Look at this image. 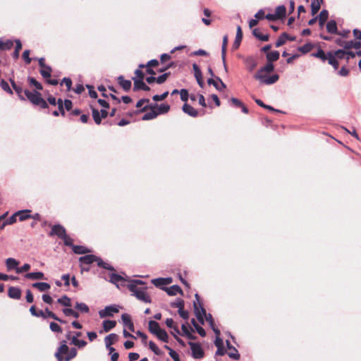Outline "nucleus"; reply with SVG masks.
I'll return each mask as SVG.
<instances>
[{
	"label": "nucleus",
	"instance_id": "obj_1",
	"mask_svg": "<svg viewBox=\"0 0 361 361\" xmlns=\"http://www.w3.org/2000/svg\"><path fill=\"white\" fill-rule=\"evenodd\" d=\"M24 94L27 99L35 105L39 106L42 109L48 107L46 101L42 97L41 94L37 91L30 92L28 90L24 91Z\"/></svg>",
	"mask_w": 361,
	"mask_h": 361
},
{
	"label": "nucleus",
	"instance_id": "obj_2",
	"mask_svg": "<svg viewBox=\"0 0 361 361\" xmlns=\"http://www.w3.org/2000/svg\"><path fill=\"white\" fill-rule=\"evenodd\" d=\"M204 319L207 322H209L212 326H213V317H196V319L192 317L191 320L194 328L201 336H204L206 335V333L204 330L199 325L198 322H200V324H203ZM212 329L216 335L220 334L219 330L215 329L214 326H212Z\"/></svg>",
	"mask_w": 361,
	"mask_h": 361
},
{
	"label": "nucleus",
	"instance_id": "obj_3",
	"mask_svg": "<svg viewBox=\"0 0 361 361\" xmlns=\"http://www.w3.org/2000/svg\"><path fill=\"white\" fill-rule=\"evenodd\" d=\"M126 286L128 288L132 295H135L137 292H140L147 288L145 286V282L141 280H129Z\"/></svg>",
	"mask_w": 361,
	"mask_h": 361
},
{
	"label": "nucleus",
	"instance_id": "obj_4",
	"mask_svg": "<svg viewBox=\"0 0 361 361\" xmlns=\"http://www.w3.org/2000/svg\"><path fill=\"white\" fill-rule=\"evenodd\" d=\"M195 316H212L211 314H207L206 310L204 308L200 298L197 293L195 295V300L193 301Z\"/></svg>",
	"mask_w": 361,
	"mask_h": 361
},
{
	"label": "nucleus",
	"instance_id": "obj_5",
	"mask_svg": "<svg viewBox=\"0 0 361 361\" xmlns=\"http://www.w3.org/2000/svg\"><path fill=\"white\" fill-rule=\"evenodd\" d=\"M109 281L115 284L117 288H119L120 286H126L130 280L115 273L109 274Z\"/></svg>",
	"mask_w": 361,
	"mask_h": 361
},
{
	"label": "nucleus",
	"instance_id": "obj_6",
	"mask_svg": "<svg viewBox=\"0 0 361 361\" xmlns=\"http://www.w3.org/2000/svg\"><path fill=\"white\" fill-rule=\"evenodd\" d=\"M121 308V306L115 304L106 306L99 311V316H113L114 314L118 313Z\"/></svg>",
	"mask_w": 361,
	"mask_h": 361
},
{
	"label": "nucleus",
	"instance_id": "obj_7",
	"mask_svg": "<svg viewBox=\"0 0 361 361\" xmlns=\"http://www.w3.org/2000/svg\"><path fill=\"white\" fill-rule=\"evenodd\" d=\"M189 345L192 351V355L194 358L200 359L204 356V351L200 344L190 342Z\"/></svg>",
	"mask_w": 361,
	"mask_h": 361
},
{
	"label": "nucleus",
	"instance_id": "obj_8",
	"mask_svg": "<svg viewBox=\"0 0 361 361\" xmlns=\"http://www.w3.org/2000/svg\"><path fill=\"white\" fill-rule=\"evenodd\" d=\"M68 352L69 348L66 345V341H63L59 348L58 351L55 353V356L58 361H63L65 357L68 355Z\"/></svg>",
	"mask_w": 361,
	"mask_h": 361
},
{
	"label": "nucleus",
	"instance_id": "obj_9",
	"mask_svg": "<svg viewBox=\"0 0 361 361\" xmlns=\"http://www.w3.org/2000/svg\"><path fill=\"white\" fill-rule=\"evenodd\" d=\"M274 69V66L272 63L269 62L262 68H261L255 75V78L256 80H262L264 79L262 76V73H269L272 72Z\"/></svg>",
	"mask_w": 361,
	"mask_h": 361
},
{
	"label": "nucleus",
	"instance_id": "obj_10",
	"mask_svg": "<svg viewBox=\"0 0 361 361\" xmlns=\"http://www.w3.org/2000/svg\"><path fill=\"white\" fill-rule=\"evenodd\" d=\"M171 307L178 309L179 316H188V312L184 310V301L180 298H176L171 302Z\"/></svg>",
	"mask_w": 361,
	"mask_h": 361
},
{
	"label": "nucleus",
	"instance_id": "obj_11",
	"mask_svg": "<svg viewBox=\"0 0 361 361\" xmlns=\"http://www.w3.org/2000/svg\"><path fill=\"white\" fill-rule=\"evenodd\" d=\"M266 74L267 73L261 74L264 79H262V80H258L260 83L269 85L274 84L279 80V76L277 74H274L271 76H267Z\"/></svg>",
	"mask_w": 361,
	"mask_h": 361
},
{
	"label": "nucleus",
	"instance_id": "obj_12",
	"mask_svg": "<svg viewBox=\"0 0 361 361\" xmlns=\"http://www.w3.org/2000/svg\"><path fill=\"white\" fill-rule=\"evenodd\" d=\"M50 235H56L61 239L67 235L65 228L59 224L52 227Z\"/></svg>",
	"mask_w": 361,
	"mask_h": 361
},
{
	"label": "nucleus",
	"instance_id": "obj_13",
	"mask_svg": "<svg viewBox=\"0 0 361 361\" xmlns=\"http://www.w3.org/2000/svg\"><path fill=\"white\" fill-rule=\"evenodd\" d=\"M207 83L211 85H214V87L219 90L221 91L223 89L226 88V85L223 82L221 79L219 77H216L215 79L209 78L207 80Z\"/></svg>",
	"mask_w": 361,
	"mask_h": 361
},
{
	"label": "nucleus",
	"instance_id": "obj_14",
	"mask_svg": "<svg viewBox=\"0 0 361 361\" xmlns=\"http://www.w3.org/2000/svg\"><path fill=\"white\" fill-rule=\"evenodd\" d=\"M137 300L145 302V303H150L152 302L151 298L149 294L147 293V289H144L140 292H137L134 295Z\"/></svg>",
	"mask_w": 361,
	"mask_h": 361
},
{
	"label": "nucleus",
	"instance_id": "obj_15",
	"mask_svg": "<svg viewBox=\"0 0 361 361\" xmlns=\"http://www.w3.org/2000/svg\"><path fill=\"white\" fill-rule=\"evenodd\" d=\"M97 260V256L94 255H87L79 258L80 263L82 265H89Z\"/></svg>",
	"mask_w": 361,
	"mask_h": 361
},
{
	"label": "nucleus",
	"instance_id": "obj_16",
	"mask_svg": "<svg viewBox=\"0 0 361 361\" xmlns=\"http://www.w3.org/2000/svg\"><path fill=\"white\" fill-rule=\"evenodd\" d=\"M134 81V87L133 90L136 91L138 90H142L145 91H149L150 90L149 87H148L143 81V80L140 79H133Z\"/></svg>",
	"mask_w": 361,
	"mask_h": 361
},
{
	"label": "nucleus",
	"instance_id": "obj_17",
	"mask_svg": "<svg viewBox=\"0 0 361 361\" xmlns=\"http://www.w3.org/2000/svg\"><path fill=\"white\" fill-rule=\"evenodd\" d=\"M8 295L12 299L18 300L21 297V290L18 287H10L8 290Z\"/></svg>",
	"mask_w": 361,
	"mask_h": 361
},
{
	"label": "nucleus",
	"instance_id": "obj_18",
	"mask_svg": "<svg viewBox=\"0 0 361 361\" xmlns=\"http://www.w3.org/2000/svg\"><path fill=\"white\" fill-rule=\"evenodd\" d=\"M169 295H176L178 293L183 295V290L178 285H173L169 288H164Z\"/></svg>",
	"mask_w": 361,
	"mask_h": 361
},
{
	"label": "nucleus",
	"instance_id": "obj_19",
	"mask_svg": "<svg viewBox=\"0 0 361 361\" xmlns=\"http://www.w3.org/2000/svg\"><path fill=\"white\" fill-rule=\"evenodd\" d=\"M243 39V32H242V30H241V27L240 25H238L237 26V30H236V35H235V41L233 44V49H238L240 44V42H241V40Z\"/></svg>",
	"mask_w": 361,
	"mask_h": 361
},
{
	"label": "nucleus",
	"instance_id": "obj_20",
	"mask_svg": "<svg viewBox=\"0 0 361 361\" xmlns=\"http://www.w3.org/2000/svg\"><path fill=\"white\" fill-rule=\"evenodd\" d=\"M182 109L184 113L187 114L188 115L192 117H196L198 115L197 111L187 103H185L183 104Z\"/></svg>",
	"mask_w": 361,
	"mask_h": 361
},
{
	"label": "nucleus",
	"instance_id": "obj_21",
	"mask_svg": "<svg viewBox=\"0 0 361 361\" xmlns=\"http://www.w3.org/2000/svg\"><path fill=\"white\" fill-rule=\"evenodd\" d=\"M295 37H289L286 33L284 32L276 40V47H279L282 46L283 44H284L286 43L287 39L293 41V40H295Z\"/></svg>",
	"mask_w": 361,
	"mask_h": 361
},
{
	"label": "nucleus",
	"instance_id": "obj_22",
	"mask_svg": "<svg viewBox=\"0 0 361 361\" xmlns=\"http://www.w3.org/2000/svg\"><path fill=\"white\" fill-rule=\"evenodd\" d=\"M121 322L124 329H128L130 331L135 332V328L131 317H121Z\"/></svg>",
	"mask_w": 361,
	"mask_h": 361
},
{
	"label": "nucleus",
	"instance_id": "obj_23",
	"mask_svg": "<svg viewBox=\"0 0 361 361\" xmlns=\"http://www.w3.org/2000/svg\"><path fill=\"white\" fill-rule=\"evenodd\" d=\"M148 329L149 332L154 336L161 329L159 323L152 320L149 322Z\"/></svg>",
	"mask_w": 361,
	"mask_h": 361
},
{
	"label": "nucleus",
	"instance_id": "obj_24",
	"mask_svg": "<svg viewBox=\"0 0 361 361\" xmlns=\"http://www.w3.org/2000/svg\"><path fill=\"white\" fill-rule=\"evenodd\" d=\"M18 264H19V262L17 261L14 258L10 257V258L6 259V266L8 271L12 270V269L16 270V268H18Z\"/></svg>",
	"mask_w": 361,
	"mask_h": 361
},
{
	"label": "nucleus",
	"instance_id": "obj_25",
	"mask_svg": "<svg viewBox=\"0 0 361 361\" xmlns=\"http://www.w3.org/2000/svg\"><path fill=\"white\" fill-rule=\"evenodd\" d=\"M118 340V336L116 334H110L104 338L106 348H109Z\"/></svg>",
	"mask_w": 361,
	"mask_h": 361
},
{
	"label": "nucleus",
	"instance_id": "obj_26",
	"mask_svg": "<svg viewBox=\"0 0 361 361\" xmlns=\"http://www.w3.org/2000/svg\"><path fill=\"white\" fill-rule=\"evenodd\" d=\"M25 278L31 280H40L44 279V274L41 271L30 272L25 274Z\"/></svg>",
	"mask_w": 361,
	"mask_h": 361
},
{
	"label": "nucleus",
	"instance_id": "obj_27",
	"mask_svg": "<svg viewBox=\"0 0 361 361\" xmlns=\"http://www.w3.org/2000/svg\"><path fill=\"white\" fill-rule=\"evenodd\" d=\"M118 80L120 85L122 87V88L124 90L128 91L130 89V87H131V81L130 80H125L124 78L121 75L118 78Z\"/></svg>",
	"mask_w": 361,
	"mask_h": 361
},
{
	"label": "nucleus",
	"instance_id": "obj_28",
	"mask_svg": "<svg viewBox=\"0 0 361 361\" xmlns=\"http://www.w3.org/2000/svg\"><path fill=\"white\" fill-rule=\"evenodd\" d=\"M326 30L329 33L337 34L338 29L336 22L334 20H329L326 24Z\"/></svg>",
	"mask_w": 361,
	"mask_h": 361
},
{
	"label": "nucleus",
	"instance_id": "obj_29",
	"mask_svg": "<svg viewBox=\"0 0 361 361\" xmlns=\"http://www.w3.org/2000/svg\"><path fill=\"white\" fill-rule=\"evenodd\" d=\"M30 212V210L25 209V210H20L16 212V214L18 215L19 217V220L20 221H23L26 219H28L31 218V215L29 214Z\"/></svg>",
	"mask_w": 361,
	"mask_h": 361
},
{
	"label": "nucleus",
	"instance_id": "obj_30",
	"mask_svg": "<svg viewBox=\"0 0 361 361\" xmlns=\"http://www.w3.org/2000/svg\"><path fill=\"white\" fill-rule=\"evenodd\" d=\"M75 308L81 314L89 313V307L84 302H77Z\"/></svg>",
	"mask_w": 361,
	"mask_h": 361
},
{
	"label": "nucleus",
	"instance_id": "obj_31",
	"mask_svg": "<svg viewBox=\"0 0 361 361\" xmlns=\"http://www.w3.org/2000/svg\"><path fill=\"white\" fill-rule=\"evenodd\" d=\"M32 286L37 288L39 291H47L51 288L50 285L46 282H37L33 283Z\"/></svg>",
	"mask_w": 361,
	"mask_h": 361
},
{
	"label": "nucleus",
	"instance_id": "obj_32",
	"mask_svg": "<svg viewBox=\"0 0 361 361\" xmlns=\"http://www.w3.org/2000/svg\"><path fill=\"white\" fill-rule=\"evenodd\" d=\"M286 13V8L283 5L279 6L276 8L275 14L278 19L285 17Z\"/></svg>",
	"mask_w": 361,
	"mask_h": 361
},
{
	"label": "nucleus",
	"instance_id": "obj_33",
	"mask_svg": "<svg viewBox=\"0 0 361 361\" xmlns=\"http://www.w3.org/2000/svg\"><path fill=\"white\" fill-rule=\"evenodd\" d=\"M13 46V42L10 39L3 41L0 39V49L1 50H9Z\"/></svg>",
	"mask_w": 361,
	"mask_h": 361
},
{
	"label": "nucleus",
	"instance_id": "obj_34",
	"mask_svg": "<svg viewBox=\"0 0 361 361\" xmlns=\"http://www.w3.org/2000/svg\"><path fill=\"white\" fill-rule=\"evenodd\" d=\"M71 343L78 347L79 348H82L87 345V342L84 340H79L76 338V336H72L71 338Z\"/></svg>",
	"mask_w": 361,
	"mask_h": 361
},
{
	"label": "nucleus",
	"instance_id": "obj_35",
	"mask_svg": "<svg viewBox=\"0 0 361 361\" xmlns=\"http://www.w3.org/2000/svg\"><path fill=\"white\" fill-rule=\"evenodd\" d=\"M252 34L256 38L262 42H267L269 40V35L260 33L259 29H254L252 31Z\"/></svg>",
	"mask_w": 361,
	"mask_h": 361
},
{
	"label": "nucleus",
	"instance_id": "obj_36",
	"mask_svg": "<svg viewBox=\"0 0 361 361\" xmlns=\"http://www.w3.org/2000/svg\"><path fill=\"white\" fill-rule=\"evenodd\" d=\"M335 42L338 45L343 47L346 50H348L352 48V40L343 41V39L338 38L336 39Z\"/></svg>",
	"mask_w": 361,
	"mask_h": 361
},
{
	"label": "nucleus",
	"instance_id": "obj_37",
	"mask_svg": "<svg viewBox=\"0 0 361 361\" xmlns=\"http://www.w3.org/2000/svg\"><path fill=\"white\" fill-rule=\"evenodd\" d=\"M16 48L14 51L13 52V58L15 59H18L19 58L20 51L22 49V43L20 39H16Z\"/></svg>",
	"mask_w": 361,
	"mask_h": 361
},
{
	"label": "nucleus",
	"instance_id": "obj_38",
	"mask_svg": "<svg viewBox=\"0 0 361 361\" xmlns=\"http://www.w3.org/2000/svg\"><path fill=\"white\" fill-rule=\"evenodd\" d=\"M116 324V322L113 320H104L103 322L104 331L108 332L112 329Z\"/></svg>",
	"mask_w": 361,
	"mask_h": 361
},
{
	"label": "nucleus",
	"instance_id": "obj_39",
	"mask_svg": "<svg viewBox=\"0 0 361 361\" xmlns=\"http://www.w3.org/2000/svg\"><path fill=\"white\" fill-rule=\"evenodd\" d=\"M279 52L278 51H273L267 54V59L269 62H274L279 59Z\"/></svg>",
	"mask_w": 361,
	"mask_h": 361
},
{
	"label": "nucleus",
	"instance_id": "obj_40",
	"mask_svg": "<svg viewBox=\"0 0 361 361\" xmlns=\"http://www.w3.org/2000/svg\"><path fill=\"white\" fill-rule=\"evenodd\" d=\"M152 283L157 288H160L162 290L166 288L164 286H166L164 278H157L152 280Z\"/></svg>",
	"mask_w": 361,
	"mask_h": 361
},
{
	"label": "nucleus",
	"instance_id": "obj_41",
	"mask_svg": "<svg viewBox=\"0 0 361 361\" xmlns=\"http://www.w3.org/2000/svg\"><path fill=\"white\" fill-rule=\"evenodd\" d=\"M322 0H312L311 4V11L312 15H315L320 8V4Z\"/></svg>",
	"mask_w": 361,
	"mask_h": 361
},
{
	"label": "nucleus",
	"instance_id": "obj_42",
	"mask_svg": "<svg viewBox=\"0 0 361 361\" xmlns=\"http://www.w3.org/2000/svg\"><path fill=\"white\" fill-rule=\"evenodd\" d=\"M73 251L75 254H78V255L85 254V253H88L90 252V250H88L87 247H85L84 246H81V245L73 246Z\"/></svg>",
	"mask_w": 361,
	"mask_h": 361
},
{
	"label": "nucleus",
	"instance_id": "obj_43",
	"mask_svg": "<svg viewBox=\"0 0 361 361\" xmlns=\"http://www.w3.org/2000/svg\"><path fill=\"white\" fill-rule=\"evenodd\" d=\"M312 56L315 58L320 59L323 61L328 60V53L325 54V52L321 49H319L318 51L316 53L312 54Z\"/></svg>",
	"mask_w": 361,
	"mask_h": 361
},
{
	"label": "nucleus",
	"instance_id": "obj_44",
	"mask_svg": "<svg viewBox=\"0 0 361 361\" xmlns=\"http://www.w3.org/2000/svg\"><path fill=\"white\" fill-rule=\"evenodd\" d=\"M328 63L331 65L334 69H338V62L337 59L333 56L331 54V51L328 52Z\"/></svg>",
	"mask_w": 361,
	"mask_h": 361
},
{
	"label": "nucleus",
	"instance_id": "obj_45",
	"mask_svg": "<svg viewBox=\"0 0 361 361\" xmlns=\"http://www.w3.org/2000/svg\"><path fill=\"white\" fill-rule=\"evenodd\" d=\"M159 115L157 111L152 109L142 116L143 121H149L155 118Z\"/></svg>",
	"mask_w": 361,
	"mask_h": 361
},
{
	"label": "nucleus",
	"instance_id": "obj_46",
	"mask_svg": "<svg viewBox=\"0 0 361 361\" xmlns=\"http://www.w3.org/2000/svg\"><path fill=\"white\" fill-rule=\"evenodd\" d=\"M50 329L54 332H62L66 330L64 326H60L57 322H51L49 324Z\"/></svg>",
	"mask_w": 361,
	"mask_h": 361
},
{
	"label": "nucleus",
	"instance_id": "obj_47",
	"mask_svg": "<svg viewBox=\"0 0 361 361\" xmlns=\"http://www.w3.org/2000/svg\"><path fill=\"white\" fill-rule=\"evenodd\" d=\"M155 336L163 342L167 343L169 341V336L166 331L162 329Z\"/></svg>",
	"mask_w": 361,
	"mask_h": 361
},
{
	"label": "nucleus",
	"instance_id": "obj_48",
	"mask_svg": "<svg viewBox=\"0 0 361 361\" xmlns=\"http://www.w3.org/2000/svg\"><path fill=\"white\" fill-rule=\"evenodd\" d=\"M313 47L314 45L312 43H306L303 46L298 47V51L302 54H307L310 52Z\"/></svg>",
	"mask_w": 361,
	"mask_h": 361
},
{
	"label": "nucleus",
	"instance_id": "obj_49",
	"mask_svg": "<svg viewBox=\"0 0 361 361\" xmlns=\"http://www.w3.org/2000/svg\"><path fill=\"white\" fill-rule=\"evenodd\" d=\"M249 71H252L257 66V62L252 58H248L245 61Z\"/></svg>",
	"mask_w": 361,
	"mask_h": 361
},
{
	"label": "nucleus",
	"instance_id": "obj_50",
	"mask_svg": "<svg viewBox=\"0 0 361 361\" xmlns=\"http://www.w3.org/2000/svg\"><path fill=\"white\" fill-rule=\"evenodd\" d=\"M51 68L49 66H47L44 68H42L40 70V74L45 79L49 78L51 77Z\"/></svg>",
	"mask_w": 361,
	"mask_h": 361
},
{
	"label": "nucleus",
	"instance_id": "obj_51",
	"mask_svg": "<svg viewBox=\"0 0 361 361\" xmlns=\"http://www.w3.org/2000/svg\"><path fill=\"white\" fill-rule=\"evenodd\" d=\"M97 263V265L100 267H103L106 269L113 271L114 270L113 267L109 265V264L104 262L102 259L97 257V260L95 261Z\"/></svg>",
	"mask_w": 361,
	"mask_h": 361
},
{
	"label": "nucleus",
	"instance_id": "obj_52",
	"mask_svg": "<svg viewBox=\"0 0 361 361\" xmlns=\"http://www.w3.org/2000/svg\"><path fill=\"white\" fill-rule=\"evenodd\" d=\"M58 302L63 306L71 307V300L66 295H63V297L59 298Z\"/></svg>",
	"mask_w": 361,
	"mask_h": 361
},
{
	"label": "nucleus",
	"instance_id": "obj_53",
	"mask_svg": "<svg viewBox=\"0 0 361 361\" xmlns=\"http://www.w3.org/2000/svg\"><path fill=\"white\" fill-rule=\"evenodd\" d=\"M92 117L94 122L99 125L102 122V117L100 116L99 111L96 109H92Z\"/></svg>",
	"mask_w": 361,
	"mask_h": 361
},
{
	"label": "nucleus",
	"instance_id": "obj_54",
	"mask_svg": "<svg viewBox=\"0 0 361 361\" xmlns=\"http://www.w3.org/2000/svg\"><path fill=\"white\" fill-rule=\"evenodd\" d=\"M331 54L336 59H342L346 57L345 51L343 50V49H338L335 51H331Z\"/></svg>",
	"mask_w": 361,
	"mask_h": 361
},
{
	"label": "nucleus",
	"instance_id": "obj_55",
	"mask_svg": "<svg viewBox=\"0 0 361 361\" xmlns=\"http://www.w3.org/2000/svg\"><path fill=\"white\" fill-rule=\"evenodd\" d=\"M181 329L183 334L188 337H190L191 331H192V327L187 323L182 324Z\"/></svg>",
	"mask_w": 361,
	"mask_h": 361
},
{
	"label": "nucleus",
	"instance_id": "obj_56",
	"mask_svg": "<svg viewBox=\"0 0 361 361\" xmlns=\"http://www.w3.org/2000/svg\"><path fill=\"white\" fill-rule=\"evenodd\" d=\"M169 109H170V106H169V104H161L158 106V110L157 111V113H159V114L167 113Z\"/></svg>",
	"mask_w": 361,
	"mask_h": 361
},
{
	"label": "nucleus",
	"instance_id": "obj_57",
	"mask_svg": "<svg viewBox=\"0 0 361 361\" xmlns=\"http://www.w3.org/2000/svg\"><path fill=\"white\" fill-rule=\"evenodd\" d=\"M18 215L13 214L12 216H11L8 219H6L2 224L1 227H5L6 225H11L14 224L16 221V216Z\"/></svg>",
	"mask_w": 361,
	"mask_h": 361
},
{
	"label": "nucleus",
	"instance_id": "obj_58",
	"mask_svg": "<svg viewBox=\"0 0 361 361\" xmlns=\"http://www.w3.org/2000/svg\"><path fill=\"white\" fill-rule=\"evenodd\" d=\"M149 347L150 350L154 352V354H156L157 355H159L161 354V351L153 341L149 342Z\"/></svg>",
	"mask_w": 361,
	"mask_h": 361
},
{
	"label": "nucleus",
	"instance_id": "obj_59",
	"mask_svg": "<svg viewBox=\"0 0 361 361\" xmlns=\"http://www.w3.org/2000/svg\"><path fill=\"white\" fill-rule=\"evenodd\" d=\"M77 355V350L74 348L69 349L68 355L64 358V361H70L71 359L75 357Z\"/></svg>",
	"mask_w": 361,
	"mask_h": 361
},
{
	"label": "nucleus",
	"instance_id": "obj_60",
	"mask_svg": "<svg viewBox=\"0 0 361 361\" xmlns=\"http://www.w3.org/2000/svg\"><path fill=\"white\" fill-rule=\"evenodd\" d=\"M28 81L30 82V85H34L37 90H42V85L39 82H37L34 78L29 77Z\"/></svg>",
	"mask_w": 361,
	"mask_h": 361
},
{
	"label": "nucleus",
	"instance_id": "obj_61",
	"mask_svg": "<svg viewBox=\"0 0 361 361\" xmlns=\"http://www.w3.org/2000/svg\"><path fill=\"white\" fill-rule=\"evenodd\" d=\"M228 356L234 360H238L240 358V354L235 348H232V350L228 353Z\"/></svg>",
	"mask_w": 361,
	"mask_h": 361
},
{
	"label": "nucleus",
	"instance_id": "obj_62",
	"mask_svg": "<svg viewBox=\"0 0 361 361\" xmlns=\"http://www.w3.org/2000/svg\"><path fill=\"white\" fill-rule=\"evenodd\" d=\"M173 320L172 318H168L166 321V324L168 327L173 329L175 333L179 334V330L173 326Z\"/></svg>",
	"mask_w": 361,
	"mask_h": 361
},
{
	"label": "nucleus",
	"instance_id": "obj_63",
	"mask_svg": "<svg viewBox=\"0 0 361 361\" xmlns=\"http://www.w3.org/2000/svg\"><path fill=\"white\" fill-rule=\"evenodd\" d=\"M30 269V265L29 264H24L22 267L16 268V273L21 274L23 272L27 271Z\"/></svg>",
	"mask_w": 361,
	"mask_h": 361
},
{
	"label": "nucleus",
	"instance_id": "obj_64",
	"mask_svg": "<svg viewBox=\"0 0 361 361\" xmlns=\"http://www.w3.org/2000/svg\"><path fill=\"white\" fill-rule=\"evenodd\" d=\"M329 17V12L326 10H322L319 16L318 19H321L322 21H326Z\"/></svg>",
	"mask_w": 361,
	"mask_h": 361
}]
</instances>
